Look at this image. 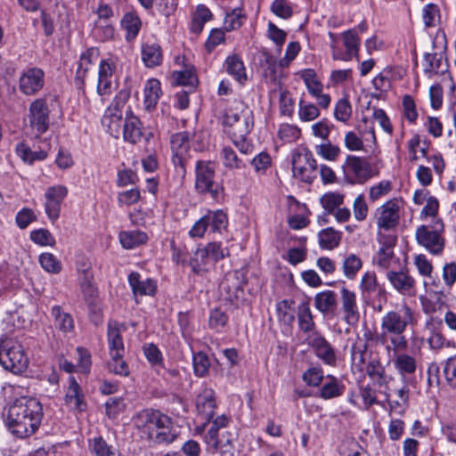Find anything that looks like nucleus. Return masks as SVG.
Masks as SVG:
<instances>
[{
    "label": "nucleus",
    "mask_w": 456,
    "mask_h": 456,
    "mask_svg": "<svg viewBox=\"0 0 456 456\" xmlns=\"http://www.w3.org/2000/svg\"><path fill=\"white\" fill-rule=\"evenodd\" d=\"M417 323V316L414 310L403 304L401 307L388 311L381 319V330L389 333H404L409 326Z\"/></svg>",
    "instance_id": "5"
},
{
    "label": "nucleus",
    "mask_w": 456,
    "mask_h": 456,
    "mask_svg": "<svg viewBox=\"0 0 456 456\" xmlns=\"http://www.w3.org/2000/svg\"><path fill=\"white\" fill-rule=\"evenodd\" d=\"M68 194V189L64 185H55L49 187L45 194V213L50 220L55 221L58 219L61 211V206L63 200Z\"/></svg>",
    "instance_id": "14"
},
{
    "label": "nucleus",
    "mask_w": 456,
    "mask_h": 456,
    "mask_svg": "<svg viewBox=\"0 0 456 456\" xmlns=\"http://www.w3.org/2000/svg\"><path fill=\"white\" fill-rule=\"evenodd\" d=\"M362 263L360 257L354 254L346 256L343 262V272L346 278L354 279L357 272L362 268Z\"/></svg>",
    "instance_id": "50"
},
{
    "label": "nucleus",
    "mask_w": 456,
    "mask_h": 456,
    "mask_svg": "<svg viewBox=\"0 0 456 456\" xmlns=\"http://www.w3.org/2000/svg\"><path fill=\"white\" fill-rule=\"evenodd\" d=\"M142 60L146 67L154 68L162 62V51L158 44H143L142 45Z\"/></svg>",
    "instance_id": "31"
},
{
    "label": "nucleus",
    "mask_w": 456,
    "mask_h": 456,
    "mask_svg": "<svg viewBox=\"0 0 456 456\" xmlns=\"http://www.w3.org/2000/svg\"><path fill=\"white\" fill-rule=\"evenodd\" d=\"M247 283L246 273L243 270H237L225 275L221 283V288L226 290L228 297L239 298L243 292V287Z\"/></svg>",
    "instance_id": "19"
},
{
    "label": "nucleus",
    "mask_w": 456,
    "mask_h": 456,
    "mask_svg": "<svg viewBox=\"0 0 456 456\" xmlns=\"http://www.w3.org/2000/svg\"><path fill=\"white\" fill-rule=\"evenodd\" d=\"M387 278L393 288L402 295H414L415 281L407 273L399 271H390L387 273Z\"/></svg>",
    "instance_id": "20"
},
{
    "label": "nucleus",
    "mask_w": 456,
    "mask_h": 456,
    "mask_svg": "<svg viewBox=\"0 0 456 456\" xmlns=\"http://www.w3.org/2000/svg\"><path fill=\"white\" fill-rule=\"evenodd\" d=\"M106 412L110 418L115 419L121 411L126 409V403L121 397H110L107 400Z\"/></svg>",
    "instance_id": "63"
},
{
    "label": "nucleus",
    "mask_w": 456,
    "mask_h": 456,
    "mask_svg": "<svg viewBox=\"0 0 456 456\" xmlns=\"http://www.w3.org/2000/svg\"><path fill=\"white\" fill-rule=\"evenodd\" d=\"M366 351L367 345L361 338H358L351 348V358L354 365L362 368V365H363L366 361Z\"/></svg>",
    "instance_id": "47"
},
{
    "label": "nucleus",
    "mask_w": 456,
    "mask_h": 456,
    "mask_svg": "<svg viewBox=\"0 0 456 456\" xmlns=\"http://www.w3.org/2000/svg\"><path fill=\"white\" fill-rule=\"evenodd\" d=\"M215 168L210 162L198 161L196 164L195 188L199 193H209L214 200H218L222 188L214 182Z\"/></svg>",
    "instance_id": "9"
},
{
    "label": "nucleus",
    "mask_w": 456,
    "mask_h": 456,
    "mask_svg": "<svg viewBox=\"0 0 456 456\" xmlns=\"http://www.w3.org/2000/svg\"><path fill=\"white\" fill-rule=\"evenodd\" d=\"M344 45L346 53L351 58L356 55L359 50L360 39L354 30H347L343 34Z\"/></svg>",
    "instance_id": "56"
},
{
    "label": "nucleus",
    "mask_w": 456,
    "mask_h": 456,
    "mask_svg": "<svg viewBox=\"0 0 456 456\" xmlns=\"http://www.w3.org/2000/svg\"><path fill=\"white\" fill-rule=\"evenodd\" d=\"M128 283L135 296H151L155 293L157 289L156 283L153 280H141L140 274L136 272H133L129 274Z\"/></svg>",
    "instance_id": "27"
},
{
    "label": "nucleus",
    "mask_w": 456,
    "mask_h": 456,
    "mask_svg": "<svg viewBox=\"0 0 456 456\" xmlns=\"http://www.w3.org/2000/svg\"><path fill=\"white\" fill-rule=\"evenodd\" d=\"M82 273L79 274V284L84 297L87 300L96 296V289L93 284L94 274L91 265H86L85 268H81Z\"/></svg>",
    "instance_id": "34"
},
{
    "label": "nucleus",
    "mask_w": 456,
    "mask_h": 456,
    "mask_svg": "<svg viewBox=\"0 0 456 456\" xmlns=\"http://www.w3.org/2000/svg\"><path fill=\"white\" fill-rule=\"evenodd\" d=\"M278 135L281 140L292 142L300 136V130L296 126L282 124L279 128Z\"/></svg>",
    "instance_id": "62"
},
{
    "label": "nucleus",
    "mask_w": 456,
    "mask_h": 456,
    "mask_svg": "<svg viewBox=\"0 0 456 456\" xmlns=\"http://www.w3.org/2000/svg\"><path fill=\"white\" fill-rule=\"evenodd\" d=\"M344 202V195L338 192H329L321 198V204L327 214L333 213Z\"/></svg>",
    "instance_id": "44"
},
{
    "label": "nucleus",
    "mask_w": 456,
    "mask_h": 456,
    "mask_svg": "<svg viewBox=\"0 0 456 456\" xmlns=\"http://www.w3.org/2000/svg\"><path fill=\"white\" fill-rule=\"evenodd\" d=\"M442 56L437 53H426L424 56V72L428 77L439 72Z\"/></svg>",
    "instance_id": "52"
},
{
    "label": "nucleus",
    "mask_w": 456,
    "mask_h": 456,
    "mask_svg": "<svg viewBox=\"0 0 456 456\" xmlns=\"http://www.w3.org/2000/svg\"><path fill=\"white\" fill-rule=\"evenodd\" d=\"M298 115L303 121H312L320 116V111L315 105L306 103L301 100L299 102Z\"/></svg>",
    "instance_id": "60"
},
{
    "label": "nucleus",
    "mask_w": 456,
    "mask_h": 456,
    "mask_svg": "<svg viewBox=\"0 0 456 456\" xmlns=\"http://www.w3.org/2000/svg\"><path fill=\"white\" fill-rule=\"evenodd\" d=\"M172 76L175 83L178 86L195 87L198 83L197 76L195 72L191 69L174 71Z\"/></svg>",
    "instance_id": "46"
},
{
    "label": "nucleus",
    "mask_w": 456,
    "mask_h": 456,
    "mask_svg": "<svg viewBox=\"0 0 456 456\" xmlns=\"http://www.w3.org/2000/svg\"><path fill=\"white\" fill-rule=\"evenodd\" d=\"M172 419L169 417V423L166 428H158L154 433H152V436L149 437L147 440L151 443L157 444H168L174 442L176 439V433L172 428Z\"/></svg>",
    "instance_id": "37"
},
{
    "label": "nucleus",
    "mask_w": 456,
    "mask_h": 456,
    "mask_svg": "<svg viewBox=\"0 0 456 456\" xmlns=\"http://www.w3.org/2000/svg\"><path fill=\"white\" fill-rule=\"evenodd\" d=\"M134 428L142 437L148 439L158 428H166L169 423V416L159 410L146 408L137 411L132 418Z\"/></svg>",
    "instance_id": "4"
},
{
    "label": "nucleus",
    "mask_w": 456,
    "mask_h": 456,
    "mask_svg": "<svg viewBox=\"0 0 456 456\" xmlns=\"http://www.w3.org/2000/svg\"><path fill=\"white\" fill-rule=\"evenodd\" d=\"M297 316L298 322V328L303 333L312 334L313 332L317 331L315 330L316 324L314 321V315L312 314L308 302H302L301 304L298 305Z\"/></svg>",
    "instance_id": "29"
},
{
    "label": "nucleus",
    "mask_w": 456,
    "mask_h": 456,
    "mask_svg": "<svg viewBox=\"0 0 456 456\" xmlns=\"http://www.w3.org/2000/svg\"><path fill=\"white\" fill-rule=\"evenodd\" d=\"M220 154L224 167L229 170L242 169L247 167V163L239 158L235 151L230 146L223 147Z\"/></svg>",
    "instance_id": "38"
},
{
    "label": "nucleus",
    "mask_w": 456,
    "mask_h": 456,
    "mask_svg": "<svg viewBox=\"0 0 456 456\" xmlns=\"http://www.w3.org/2000/svg\"><path fill=\"white\" fill-rule=\"evenodd\" d=\"M108 341L109 350L118 349L124 350V344L118 328V323L115 322H109L108 325Z\"/></svg>",
    "instance_id": "51"
},
{
    "label": "nucleus",
    "mask_w": 456,
    "mask_h": 456,
    "mask_svg": "<svg viewBox=\"0 0 456 456\" xmlns=\"http://www.w3.org/2000/svg\"><path fill=\"white\" fill-rule=\"evenodd\" d=\"M366 373L379 386H382L386 382L385 368L378 360H373L367 364Z\"/></svg>",
    "instance_id": "45"
},
{
    "label": "nucleus",
    "mask_w": 456,
    "mask_h": 456,
    "mask_svg": "<svg viewBox=\"0 0 456 456\" xmlns=\"http://www.w3.org/2000/svg\"><path fill=\"white\" fill-rule=\"evenodd\" d=\"M120 26L126 31V40L128 42L134 40L142 28V20L137 12L134 10L126 12L120 20Z\"/></svg>",
    "instance_id": "25"
},
{
    "label": "nucleus",
    "mask_w": 456,
    "mask_h": 456,
    "mask_svg": "<svg viewBox=\"0 0 456 456\" xmlns=\"http://www.w3.org/2000/svg\"><path fill=\"white\" fill-rule=\"evenodd\" d=\"M314 306L322 314H332L338 307L337 294L333 290H324L314 296Z\"/></svg>",
    "instance_id": "26"
},
{
    "label": "nucleus",
    "mask_w": 456,
    "mask_h": 456,
    "mask_svg": "<svg viewBox=\"0 0 456 456\" xmlns=\"http://www.w3.org/2000/svg\"><path fill=\"white\" fill-rule=\"evenodd\" d=\"M192 363L194 373L197 377L202 378L208 375L210 367V361L207 354L201 351L194 354Z\"/></svg>",
    "instance_id": "43"
},
{
    "label": "nucleus",
    "mask_w": 456,
    "mask_h": 456,
    "mask_svg": "<svg viewBox=\"0 0 456 456\" xmlns=\"http://www.w3.org/2000/svg\"><path fill=\"white\" fill-rule=\"evenodd\" d=\"M408 348V340L403 333H389L387 352L397 355Z\"/></svg>",
    "instance_id": "40"
},
{
    "label": "nucleus",
    "mask_w": 456,
    "mask_h": 456,
    "mask_svg": "<svg viewBox=\"0 0 456 456\" xmlns=\"http://www.w3.org/2000/svg\"><path fill=\"white\" fill-rule=\"evenodd\" d=\"M28 129L35 137L45 133L50 125V110L43 98L36 99L29 104L27 115Z\"/></svg>",
    "instance_id": "7"
},
{
    "label": "nucleus",
    "mask_w": 456,
    "mask_h": 456,
    "mask_svg": "<svg viewBox=\"0 0 456 456\" xmlns=\"http://www.w3.org/2000/svg\"><path fill=\"white\" fill-rule=\"evenodd\" d=\"M444 224L441 220L435 221L432 229L420 225L416 230V239L419 245L433 255H440L444 248V239L442 236Z\"/></svg>",
    "instance_id": "8"
},
{
    "label": "nucleus",
    "mask_w": 456,
    "mask_h": 456,
    "mask_svg": "<svg viewBox=\"0 0 456 456\" xmlns=\"http://www.w3.org/2000/svg\"><path fill=\"white\" fill-rule=\"evenodd\" d=\"M102 124L111 136L118 138L124 125L122 111L118 108L109 107L102 118Z\"/></svg>",
    "instance_id": "23"
},
{
    "label": "nucleus",
    "mask_w": 456,
    "mask_h": 456,
    "mask_svg": "<svg viewBox=\"0 0 456 456\" xmlns=\"http://www.w3.org/2000/svg\"><path fill=\"white\" fill-rule=\"evenodd\" d=\"M222 123L231 138H247L254 126L253 112L243 102L234 101L224 115Z\"/></svg>",
    "instance_id": "2"
},
{
    "label": "nucleus",
    "mask_w": 456,
    "mask_h": 456,
    "mask_svg": "<svg viewBox=\"0 0 456 456\" xmlns=\"http://www.w3.org/2000/svg\"><path fill=\"white\" fill-rule=\"evenodd\" d=\"M30 239L41 246H53L55 240L52 233L46 229H38L30 232Z\"/></svg>",
    "instance_id": "61"
},
{
    "label": "nucleus",
    "mask_w": 456,
    "mask_h": 456,
    "mask_svg": "<svg viewBox=\"0 0 456 456\" xmlns=\"http://www.w3.org/2000/svg\"><path fill=\"white\" fill-rule=\"evenodd\" d=\"M346 181L350 184H363L375 175L366 158L348 155L343 165Z\"/></svg>",
    "instance_id": "6"
},
{
    "label": "nucleus",
    "mask_w": 456,
    "mask_h": 456,
    "mask_svg": "<svg viewBox=\"0 0 456 456\" xmlns=\"http://www.w3.org/2000/svg\"><path fill=\"white\" fill-rule=\"evenodd\" d=\"M306 341L309 346L313 348L315 355L324 363L330 366L336 365L337 355L335 349L319 331L309 334Z\"/></svg>",
    "instance_id": "11"
},
{
    "label": "nucleus",
    "mask_w": 456,
    "mask_h": 456,
    "mask_svg": "<svg viewBox=\"0 0 456 456\" xmlns=\"http://www.w3.org/2000/svg\"><path fill=\"white\" fill-rule=\"evenodd\" d=\"M205 216L213 232L220 231L227 224V216L222 210L208 211Z\"/></svg>",
    "instance_id": "49"
},
{
    "label": "nucleus",
    "mask_w": 456,
    "mask_h": 456,
    "mask_svg": "<svg viewBox=\"0 0 456 456\" xmlns=\"http://www.w3.org/2000/svg\"><path fill=\"white\" fill-rule=\"evenodd\" d=\"M160 82L158 79H150L144 86V107L151 110L154 109L161 95Z\"/></svg>",
    "instance_id": "33"
},
{
    "label": "nucleus",
    "mask_w": 456,
    "mask_h": 456,
    "mask_svg": "<svg viewBox=\"0 0 456 456\" xmlns=\"http://www.w3.org/2000/svg\"><path fill=\"white\" fill-rule=\"evenodd\" d=\"M330 381L325 383L320 393V396L325 400L338 397L342 395L344 386L339 385L337 379L333 376H328Z\"/></svg>",
    "instance_id": "42"
},
{
    "label": "nucleus",
    "mask_w": 456,
    "mask_h": 456,
    "mask_svg": "<svg viewBox=\"0 0 456 456\" xmlns=\"http://www.w3.org/2000/svg\"><path fill=\"white\" fill-rule=\"evenodd\" d=\"M90 449L96 456H118V453L111 450L102 437L94 438L90 444Z\"/></svg>",
    "instance_id": "55"
},
{
    "label": "nucleus",
    "mask_w": 456,
    "mask_h": 456,
    "mask_svg": "<svg viewBox=\"0 0 456 456\" xmlns=\"http://www.w3.org/2000/svg\"><path fill=\"white\" fill-rule=\"evenodd\" d=\"M244 20V15L241 12V10H233L232 12L228 13L224 21V28L226 31H232L239 28Z\"/></svg>",
    "instance_id": "59"
},
{
    "label": "nucleus",
    "mask_w": 456,
    "mask_h": 456,
    "mask_svg": "<svg viewBox=\"0 0 456 456\" xmlns=\"http://www.w3.org/2000/svg\"><path fill=\"white\" fill-rule=\"evenodd\" d=\"M211 262H217L230 255L228 248H224L221 242H209L205 246Z\"/></svg>",
    "instance_id": "53"
},
{
    "label": "nucleus",
    "mask_w": 456,
    "mask_h": 456,
    "mask_svg": "<svg viewBox=\"0 0 456 456\" xmlns=\"http://www.w3.org/2000/svg\"><path fill=\"white\" fill-rule=\"evenodd\" d=\"M341 311L344 321L349 325H354L360 318L356 294L346 287L340 289Z\"/></svg>",
    "instance_id": "16"
},
{
    "label": "nucleus",
    "mask_w": 456,
    "mask_h": 456,
    "mask_svg": "<svg viewBox=\"0 0 456 456\" xmlns=\"http://www.w3.org/2000/svg\"><path fill=\"white\" fill-rule=\"evenodd\" d=\"M352 115V108L350 102L346 99H340L335 106L334 116L337 120L347 122Z\"/></svg>",
    "instance_id": "57"
},
{
    "label": "nucleus",
    "mask_w": 456,
    "mask_h": 456,
    "mask_svg": "<svg viewBox=\"0 0 456 456\" xmlns=\"http://www.w3.org/2000/svg\"><path fill=\"white\" fill-rule=\"evenodd\" d=\"M122 132L123 138L126 142L135 144L140 142L143 136L142 122L130 112V114H127L126 117Z\"/></svg>",
    "instance_id": "24"
},
{
    "label": "nucleus",
    "mask_w": 456,
    "mask_h": 456,
    "mask_svg": "<svg viewBox=\"0 0 456 456\" xmlns=\"http://www.w3.org/2000/svg\"><path fill=\"white\" fill-rule=\"evenodd\" d=\"M422 18L426 27H435L439 20L440 14L437 5L427 4L422 11Z\"/></svg>",
    "instance_id": "58"
},
{
    "label": "nucleus",
    "mask_w": 456,
    "mask_h": 456,
    "mask_svg": "<svg viewBox=\"0 0 456 456\" xmlns=\"http://www.w3.org/2000/svg\"><path fill=\"white\" fill-rule=\"evenodd\" d=\"M45 73L39 68H29L20 77V90L26 95H33L40 91L45 84Z\"/></svg>",
    "instance_id": "15"
},
{
    "label": "nucleus",
    "mask_w": 456,
    "mask_h": 456,
    "mask_svg": "<svg viewBox=\"0 0 456 456\" xmlns=\"http://www.w3.org/2000/svg\"><path fill=\"white\" fill-rule=\"evenodd\" d=\"M148 236L144 232L141 231H129L121 232L119 233V240L125 248L131 249L139 245L145 243Z\"/></svg>",
    "instance_id": "36"
},
{
    "label": "nucleus",
    "mask_w": 456,
    "mask_h": 456,
    "mask_svg": "<svg viewBox=\"0 0 456 456\" xmlns=\"http://www.w3.org/2000/svg\"><path fill=\"white\" fill-rule=\"evenodd\" d=\"M0 364L14 374L27 370L28 358L20 342L11 338L0 339Z\"/></svg>",
    "instance_id": "3"
},
{
    "label": "nucleus",
    "mask_w": 456,
    "mask_h": 456,
    "mask_svg": "<svg viewBox=\"0 0 456 456\" xmlns=\"http://www.w3.org/2000/svg\"><path fill=\"white\" fill-rule=\"evenodd\" d=\"M247 283L246 273L243 270H237L225 275L221 283V288L226 290L228 297L239 298L243 292V287Z\"/></svg>",
    "instance_id": "18"
},
{
    "label": "nucleus",
    "mask_w": 456,
    "mask_h": 456,
    "mask_svg": "<svg viewBox=\"0 0 456 456\" xmlns=\"http://www.w3.org/2000/svg\"><path fill=\"white\" fill-rule=\"evenodd\" d=\"M39 263L42 268L52 273H59L61 271V263L52 253H43L39 256Z\"/></svg>",
    "instance_id": "48"
},
{
    "label": "nucleus",
    "mask_w": 456,
    "mask_h": 456,
    "mask_svg": "<svg viewBox=\"0 0 456 456\" xmlns=\"http://www.w3.org/2000/svg\"><path fill=\"white\" fill-rule=\"evenodd\" d=\"M142 349L146 359L152 366H161L163 364L162 353L155 344H145Z\"/></svg>",
    "instance_id": "54"
},
{
    "label": "nucleus",
    "mask_w": 456,
    "mask_h": 456,
    "mask_svg": "<svg viewBox=\"0 0 456 456\" xmlns=\"http://www.w3.org/2000/svg\"><path fill=\"white\" fill-rule=\"evenodd\" d=\"M172 161L175 167L185 172L190 150V134L188 132H179L171 136Z\"/></svg>",
    "instance_id": "12"
},
{
    "label": "nucleus",
    "mask_w": 456,
    "mask_h": 456,
    "mask_svg": "<svg viewBox=\"0 0 456 456\" xmlns=\"http://www.w3.org/2000/svg\"><path fill=\"white\" fill-rule=\"evenodd\" d=\"M444 373L448 384L456 387V354L447 359L444 367Z\"/></svg>",
    "instance_id": "64"
},
{
    "label": "nucleus",
    "mask_w": 456,
    "mask_h": 456,
    "mask_svg": "<svg viewBox=\"0 0 456 456\" xmlns=\"http://www.w3.org/2000/svg\"><path fill=\"white\" fill-rule=\"evenodd\" d=\"M393 363L402 381H405V379L409 378H413L412 376L417 370V360L415 357L403 352L394 356Z\"/></svg>",
    "instance_id": "22"
},
{
    "label": "nucleus",
    "mask_w": 456,
    "mask_h": 456,
    "mask_svg": "<svg viewBox=\"0 0 456 456\" xmlns=\"http://www.w3.org/2000/svg\"><path fill=\"white\" fill-rule=\"evenodd\" d=\"M225 70L234 77L239 83L243 84L247 80L246 69L242 60L236 54L230 55L226 58Z\"/></svg>",
    "instance_id": "32"
},
{
    "label": "nucleus",
    "mask_w": 456,
    "mask_h": 456,
    "mask_svg": "<svg viewBox=\"0 0 456 456\" xmlns=\"http://www.w3.org/2000/svg\"><path fill=\"white\" fill-rule=\"evenodd\" d=\"M315 152L322 159L329 161H335L341 154V149L332 144L330 140L315 146Z\"/></svg>",
    "instance_id": "41"
},
{
    "label": "nucleus",
    "mask_w": 456,
    "mask_h": 456,
    "mask_svg": "<svg viewBox=\"0 0 456 456\" xmlns=\"http://www.w3.org/2000/svg\"><path fill=\"white\" fill-rule=\"evenodd\" d=\"M399 205L395 199L389 200L376 210V223L379 228L391 230L399 223Z\"/></svg>",
    "instance_id": "13"
},
{
    "label": "nucleus",
    "mask_w": 456,
    "mask_h": 456,
    "mask_svg": "<svg viewBox=\"0 0 456 456\" xmlns=\"http://www.w3.org/2000/svg\"><path fill=\"white\" fill-rule=\"evenodd\" d=\"M43 415V406L37 398L21 396L9 406L5 422L12 434L25 438L38 429Z\"/></svg>",
    "instance_id": "1"
},
{
    "label": "nucleus",
    "mask_w": 456,
    "mask_h": 456,
    "mask_svg": "<svg viewBox=\"0 0 456 456\" xmlns=\"http://www.w3.org/2000/svg\"><path fill=\"white\" fill-rule=\"evenodd\" d=\"M52 315L54 319L55 327L62 332H69L74 329V321L72 316L65 313L61 306L54 305L52 308Z\"/></svg>",
    "instance_id": "35"
},
{
    "label": "nucleus",
    "mask_w": 456,
    "mask_h": 456,
    "mask_svg": "<svg viewBox=\"0 0 456 456\" xmlns=\"http://www.w3.org/2000/svg\"><path fill=\"white\" fill-rule=\"evenodd\" d=\"M292 169L295 178L311 183L317 176V161L309 151L297 152L292 158Z\"/></svg>",
    "instance_id": "10"
},
{
    "label": "nucleus",
    "mask_w": 456,
    "mask_h": 456,
    "mask_svg": "<svg viewBox=\"0 0 456 456\" xmlns=\"http://www.w3.org/2000/svg\"><path fill=\"white\" fill-rule=\"evenodd\" d=\"M216 408L215 391L209 387H203L196 398V409L199 416L207 423L214 417Z\"/></svg>",
    "instance_id": "17"
},
{
    "label": "nucleus",
    "mask_w": 456,
    "mask_h": 456,
    "mask_svg": "<svg viewBox=\"0 0 456 456\" xmlns=\"http://www.w3.org/2000/svg\"><path fill=\"white\" fill-rule=\"evenodd\" d=\"M262 56L263 60L261 61L265 79L281 87L284 74L282 69H279L276 58L266 51H262Z\"/></svg>",
    "instance_id": "21"
},
{
    "label": "nucleus",
    "mask_w": 456,
    "mask_h": 456,
    "mask_svg": "<svg viewBox=\"0 0 456 456\" xmlns=\"http://www.w3.org/2000/svg\"><path fill=\"white\" fill-rule=\"evenodd\" d=\"M211 263L206 248H198L191 257L188 265L191 267L194 274L203 275L208 271V265Z\"/></svg>",
    "instance_id": "30"
},
{
    "label": "nucleus",
    "mask_w": 456,
    "mask_h": 456,
    "mask_svg": "<svg viewBox=\"0 0 456 456\" xmlns=\"http://www.w3.org/2000/svg\"><path fill=\"white\" fill-rule=\"evenodd\" d=\"M65 401L72 410L84 411L86 408L80 386L73 377L69 378V386L65 395Z\"/></svg>",
    "instance_id": "28"
},
{
    "label": "nucleus",
    "mask_w": 456,
    "mask_h": 456,
    "mask_svg": "<svg viewBox=\"0 0 456 456\" xmlns=\"http://www.w3.org/2000/svg\"><path fill=\"white\" fill-rule=\"evenodd\" d=\"M318 238L322 248L333 249L338 246L341 240V233L329 227L322 230L318 234Z\"/></svg>",
    "instance_id": "39"
}]
</instances>
